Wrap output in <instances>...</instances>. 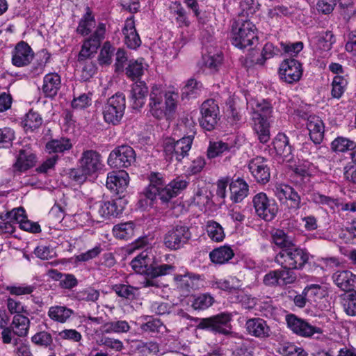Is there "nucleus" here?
<instances>
[{
	"mask_svg": "<svg viewBox=\"0 0 356 356\" xmlns=\"http://www.w3.org/2000/svg\"><path fill=\"white\" fill-rule=\"evenodd\" d=\"M179 95L173 90H166L161 85L151 87L148 109L149 114L156 119H168L175 113Z\"/></svg>",
	"mask_w": 356,
	"mask_h": 356,
	"instance_id": "f257e3e1",
	"label": "nucleus"
},
{
	"mask_svg": "<svg viewBox=\"0 0 356 356\" xmlns=\"http://www.w3.org/2000/svg\"><path fill=\"white\" fill-rule=\"evenodd\" d=\"M247 100V109L253 121V128L261 143H266L270 138L268 119L271 117L273 107L266 100L251 98Z\"/></svg>",
	"mask_w": 356,
	"mask_h": 356,
	"instance_id": "f03ea898",
	"label": "nucleus"
},
{
	"mask_svg": "<svg viewBox=\"0 0 356 356\" xmlns=\"http://www.w3.org/2000/svg\"><path fill=\"white\" fill-rule=\"evenodd\" d=\"M179 127L184 134L181 139L175 141L172 138H168L163 142V151L166 159L171 160L175 158L177 161H181L188 155V152L191 149L196 134L194 122L186 120V122L179 124Z\"/></svg>",
	"mask_w": 356,
	"mask_h": 356,
	"instance_id": "7ed1b4c3",
	"label": "nucleus"
},
{
	"mask_svg": "<svg viewBox=\"0 0 356 356\" xmlns=\"http://www.w3.org/2000/svg\"><path fill=\"white\" fill-rule=\"evenodd\" d=\"M232 44L238 49L251 47L258 42L257 29L249 19L238 18L232 24Z\"/></svg>",
	"mask_w": 356,
	"mask_h": 356,
	"instance_id": "20e7f679",
	"label": "nucleus"
},
{
	"mask_svg": "<svg viewBox=\"0 0 356 356\" xmlns=\"http://www.w3.org/2000/svg\"><path fill=\"white\" fill-rule=\"evenodd\" d=\"M310 254L304 248L291 246L280 250L275 257V261L281 266L283 269H302L309 261Z\"/></svg>",
	"mask_w": 356,
	"mask_h": 356,
	"instance_id": "39448f33",
	"label": "nucleus"
},
{
	"mask_svg": "<svg viewBox=\"0 0 356 356\" xmlns=\"http://www.w3.org/2000/svg\"><path fill=\"white\" fill-rule=\"evenodd\" d=\"M126 108V99L123 93H116L108 98L102 106V112L105 122L118 124Z\"/></svg>",
	"mask_w": 356,
	"mask_h": 356,
	"instance_id": "423d86ee",
	"label": "nucleus"
},
{
	"mask_svg": "<svg viewBox=\"0 0 356 356\" xmlns=\"http://www.w3.org/2000/svg\"><path fill=\"white\" fill-rule=\"evenodd\" d=\"M149 184L145 189V196L152 200L159 197L163 203L168 202L176 195L170 185H165L161 174L151 172L149 176Z\"/></svg>",
	"mask_w": 356,
	"mask_h": 356,
	"instance_id": "0eeeda50",
	"label": "nucleus"
},
{
	"mask_svg": "<svg viewBox=\"0 0 356 356\" xmlns=\"http://www.w3.org/2000/svg\"><path fill=\"white\" fill-rule=\"evenodd\" d=\"M257 215L266 221L273 220L277 212L278 205L275 200L270 198L264 192L256 194L252 199Z\"/></svg>",
	"mask_w": 356,
	"mask_h": 356,
	"instance_id": "6e6552de",
	"label": "nucleus"
},
{
	"mask_svg": "<svg viewBox=\"0 0 356 356\" xmlns=\"http://www.w3.org/2000/svg\"><path fill=\"white\" fill-rule=\"evenodd\" d=\"M105 33L106 24L99 22L94 33L83 42L79 54V61L86 60L97 52L102 40L104 39Z\"/></svg>",
	"mask_w": 356,
	"mask_h": 356,
	"instance_id": "1a4fd4ad",
	"label": "nucleus"
},
{
	"mask_svg": "<svg viewBox=\"0 0 356 356\" xmlns=\"http://www.w3.org/2000/svg\"><path fill=\"white\" fill-rule=\"evenodd\" d=\"M219 113L218 105L213 99L205 100L200 107V126L207 131L213 130L220 119Z\"/></svg>",
	"mask_w": 356,
	"mask_h": 356,
	"instance_id": "9d476101",
	"label": "nucleus"
},
{
	"mask_svg": "<svg viewBox=\"0 0 356 356\" xmlns=\"http://www.w3.org/2000/svg\"><path fill=\"white\" fill-rule=\"evenodd\" d=\"M233 315L229 312H222L209 318L202 319L199 327L202 329H210L216 332L227 334L230 332V321Z\"/></svg>",
	"mask_w": 356,
	"mask_h": 356,
	"instance_id": "9b49d317",
	"label": "nucleus"
},
{
	"mask_svg": "<svg viewBox=\"0 0 356 356\" xmlns=\"http://www.w3.org/2000/svg\"><path fill=\"white\" fill-rule=\"evenodd\" d=\"M136 161V153L132 147L127 145L120 146L109 154L108 164L116 168H128Z\"/></svg>",
	"mask_w": 356,
	"mask_h": 356,
	"instance_id": "f8f14e48",
	"label": "nucleus"
},
{
	"mask_svg": "<svg viewBox=\"0 0 356 356\" xmlns=\"http://www.w3.org/2000/svg\"><path fill=\"white\" fill-rule=\"evenodd\" d=\"M191 237V234L188 227L177 225L165 234L163 243L167 248L175 250L186 244Z\"/></svg>",
	"mask_w": 356,
	"mask_h": 356,
	"instance_id": "ddd939ff",
	"label": "nucleus"
},
{
	"mask_svg": "<svg viewBox=\"0 0 356 356\" xmlns=\"http://www.w3.org/2000/svg\"><path fill=\"white\" fill-rule=\"evenodd\" d=\"M275 196L282 203L289 201V209L297 211L301 207V198L299 194L289 185L277 183L273 188Z\"/></svg>",
	"mask_w": 356,
	"mask_h": 356,
	"instance_id": "4468645a",
	"label": "nucleus"
},
{
	"mask_svg": "<svg viewBox=\"0 0 356 356\" xmlns=\"http://www.w3.org/2000/svg\"><path fill=\"white\" fill-rule=\"evenodd\" d=\"M302 67L296 59H286L279 68V75L282 80L288 83L298 81L302 75Z\"/></svg>",
	"mask_w": 356,
	"mask_h": 356,
	"instance_id": "2eb2a0df",
	"label": "nucleus"
},
{
	"mask_svg": "<svg viewBox=\"0 0 356 356\" xmlns=\"http://www.w3.org/2000/svg\"><path fill=\"white\" fill-rule=\"evenodd\" d=\"M296 280V273L289 269L271 270L264 277V284L269 286H284Z\"/></svg>",
	"mask_w": 356,
	"mask_h": 356,
	"instance_id": "dca6fc26",
	"label": "nucleus"
},
{
	"mask_svg": "<svg viewBox=\"0 0 356 356\" xmlns=\"http://www.w3.org/2000/svg\"><path fill=\"white\" fill-rule=\"evenodd\" d=\"M288 327L295 334L303 337H310L316 333H321L319 327L309 324L308 322L298 318L294 314H289L286 317Z\"/></svg>",
	"mask_w": 356,
	"mask_h": 356,
	"instance_id": "f3484780",
	"label": "nucleus"
},
{
	"mask_svg": "<svg viewBox=\"0 0 356 356\" xmlns=\"http://www.w3.org/2000/svg\"><path fill=\"white\" fill-rule=\"evenodd\" d=\"M309 41L315 54L321 58H325L329 54V51L334 42V35L330 31L320 33L312 36Z\"/></svg>",
	"mask_w": 356,
	"mask_h": 356,
	"instance_id": "a211bd4d",
	"label": "nucleus"
},
{
	"mask_svg": "<svg viewBox=\"0 0 356 356\" xmlns=\"http://www.w3.org/2000/svg\"><path fill=\"white\" fill-rule=\"evenodd\" d=\"M248 168L252 175L257 182L266 184L270 179V173L268 161L261 156H257L251 159Z\"/></svg>",
	"mask_w": 356,
	"mask_h": 356,
	"instance_id": "6ab92c4d",
	"label": "nucleus"
},
{
	"mask_svg": "<svg viewBox=\"0 0 356 356\" xmlns=\"http://www.w3.org/2000/svg\"><path fill=\"white\" fill-rule=\"evenodd\" d=\"M34 57V52L31 47L25 42L21 41L17 44L12 52V63L16 67L28 65Z\"/></svg>",
	"mask_w": 356,
	"mask_h": 356,
	"instance_id": "aec40b11",
	"label": "nucleus"
},
{
	"mask_svg": "<svg viewBox=\"0 0 356 356\" xmlns=\"http://www.w3.org/2000/svg\"><path fill=\"white\" fill-rule=\"evenodd\" d=\"M315 172V167L308 161L298 165L295 170V182L302 187L305 192H309L311 187V177Z\"/></svg>",
	"mask_w": 356,
	"mask_h": 356,
	"instance_id": "412c9836",
	"label": "nucleus"
},
{
	"mask_svg": "<svg viewBox=\"0 0 356 356\" xmlns=\"http://www.w3.org/2000/svg\"><path fill=\"white\" fill-rule=\"evenodd\" d=\"M79 163L83 170L92 175L102 169L103 164L101 155L94 150L84 151Z\"/></svg>",
	"mask_w": 356,
	"mask_h": 356,
	"instance_id": "4be33fe9",
	"label": "nucleus"
},
{
	"mask_svg": "<svg viewBox=\"0 0 356 356\" xmlns=\"http://www.w3.org/2000/svg\"><path fill=\"white\" fill-rule=\"evenodd\" d=\"M129 182V176L126 171H113L107 175L106 187L117 194H122L125 191Z\"/></svg>",
	"mask_w": 356,
	"mask_h": 356,
	"instance_id": "5701e85b",
	"label": "nucleus"
},
{
	"mask_svg": "<svg viewBox=\"0 0 356 356\" xmlns=\"http://www.w3.org/2000/svg\"><path fill=\"white\" fill-rule=\"evenodd\" d=\"M248 333L259 339H266L270 335V329L266 321L261 318H252L245 323Z\"/></svg>",
	"mask_w": 356,
	"mask_h": 356,
	"instance_id": "b1692460",
	"label": "nucleus"
},
{
	"mask_svg": "<svg viewBox=\"0 0 356 356\" xmlns=\"http://www.w3.org/2000/svg\"><path fill=\"white\" fill-rule=\"evenodd\" d=\"M61 87V79L56 72L47 74L43 78L42 92L47 98H54Z\"/></svg>",
	"mask_w": 356,
	"mask_h": 356,
	"instance_id": "393cba45",
	"label": "nucleus"
},
{
	"mask_svg": "<svg viewBox=\"0 0 356 356\" xmlns=\"http://www.w3.org/2000/svg\"><path fill=\"white\" fill-rule=\"evenodd\" d=\"M174 281L177 288L184 292H189L192 289H196L199 287L200 277L199 275L190 272H186L184 274L175 275Z\"/></svg>",
	"mask_w": 356,
	"mask_h": 356,
	"instance_id": "a878e982",
	"label": "nucleus"
},
{
	"mask_svg": "<svg viewBox=\"0 0 356 356\" xmlns=\"http://www.w3.org/2000/svg\"><path fill=\"white\" fill-rule=\"evenodd\" d=\"M335 284L344 291H356V275L349 270L337 271L332 275Z\"/></svg>",
	"mask_w": 356,
	"mask_h": 356,
	"instance_id": "bb28decb",
	"label": "nucleus"
},
{
	"mask_svg": "<svg viewBox=\"0 0 356 356\" xmlns=\"http://www.w3.org/2000/svg\"><path fill=\"white\" fill-rule=\"evenodd\" d=\"M122 33L124 36V43L127 47L136 49L140 46L141 40L136 31L133 17L127 18L125 21Z\"/></svg>",
	"mask_w": 356,
	"mask_h": 356,
	"instance_id": "cd10ccee",
	"label": "nucleus"
},
{
	"mask_svg": "<svg viewBox=\"0 0 356 356\" xmlns=\"http://www.w3.org/2000/svg\"><path fill=\"white\" fill-rule=\"evenodd\" d=\"M194 185L193 202L200 210H203L211 202V193L203 182L197 181Z\"/></svg>",
	"mask_w": 356,
	"mask_h": 356,
	"instance_id": "c85d7f7f",
	"label": "nucleus"
},
{
	"mask_svg": "<svg viewBox=\"0 0 356 356\" xmlns=\"http://www.w3.org/2000/svg\"><path fill=\"white\" fill-rule=\"evenodd\" d=\"M10 218L16 220L20 229L32 233H38L40 232V225L27 219L25 215V211L22 207L13 209L10 211Z\"/></svg>",
	"mask_w": 356,
	"mask_h": 356,
	"instance_id": "c756f323",
	"label": "nucleus"
},
{
	"mask_svg": "<svg viewBox=\"0 0 356 356\" xmlns=\"http://www.w3.org/2000/svg\"><path fill=\"white\" fill-rule=\"evenodd\" d=\"M36 163V156L30 145L23 147L15 163V168L19 171H26L33 167Z\"/></svg>",
	"mask_w": 356,
	"mask_h": 356,
	"instance_id": "7c9ffc66",
	"label": "nucleus"
},
{
	"mask_svg": "<svg viewBox=\"0 0 356 356\" xmlns=\"http://www.w3.org/2000/svg\"><path fill=\"white\" fill-rule=\"evenodd\" d=\"M307 127L311 140L315 144H320L324 136V124L322 120L316 115H309L307 118Z\"/></svg>",
	"mask_w": 356,
	"mask_h": 356,
	"instance_id": "2f4dec72",
	"label": "nucleus"
},
{
	"mask_svg": "<svg viewBox=\"0 0 356 356\" xmlns=\"http://www.w3.org/2000/svg\"><path fill=\"white\" fill-rule=\"evenodd\" d=\"M147 92V86L144 81H136L132 85L131 99L134 108H141L145 104Z\"/></svg>",
	"mask_w": 356,
	"mask_h": 356,
	"instance_id": "473e14b6",
	"label": "nucleus"
},
{
	"mask_svg": "<svg viewBox=\"0 0 356 356\" xmlns=\"http://www.w3.org/2000/svg\"><path fill=\"white\" fill-rule=\"evenodd\" d=\"M231 199L235 202H241L248 194L249 187L243 179L237 178L229 184Z\"/></svg>",
	"mask_w": 356,
	"mask_h": 356,
	"instance_id": "72a5a7b5",
	"label": "nucleus"
},
{
	"mask_svg": "<svg viewBox=\"0 0 356 356\" xmlns=\"http://www.w3.org/2000/svg\"><path fill=\"white\" fill-rule=\"evenodd\" d=\"M74 314V311L62 305H54L49 308L47 315L49 318L59 323H65L70 320Z\"/></svg>",
	"mask_w": 356,
	"mask_h": 356,
	"instance_id": "f704fd0d",
	"label": "nucleus"
},
{
	"mask_svg": "<svg viewBox=\"0 0 356 356\" xmlns=\"http://www.w3.org/2000/svg\"><path fill=\"white\" fill-rule=\"evenodd\" d=\"M135 229V223L133 221H127L114 225L112 233L115 238L127 241L134 236Z\"/></svg>",
	"mask_w": 356,
	"mask_h": 356,
	"instance_id": "c9c22d12",
	"label": "nucleus"
},
{
	"mask_svg": "<svg viewBox=\"0 0 356 356\" xmlns=\"http://www.w3.org/2000/svg\"><path fill=\"white\" fill-rule=\"evenodd\" d=\"M122 211V208L118 207L115 200L101 201L97 204V212L104 219L117 217Z\"/></svg>",
	"mask_w": 356,
	"mask_h": 356,
	"instance_id": "e433bc0d",
	"label": "nucleus"
},
{
	"mask_svg": "<svg viewBox=\"0 0 356 356\" xmlns=\"http://www.w3.org/2000/svg\"><path fill=\"white\" fill-rule=\"evenodd\" d=\"M273 147L277 154L289 161V158L292 152L291 146L289 145V138L284 133H279L273 140Z\"/></svg>",
	"mask_w": 356,
	"mask_h": 356,
	"instance_id": "4c0bfd02",
	"label": "nucleus"
},
{
	"mask_svg": "<svg viewBox=\"0 0 356 356\" xmlns=\"http://www.w3.org/2000/svg\"><path fill=\"white\" fill-rule=\"evenodd\" d=\"M147 67L143 58L131 60L125 69V74L128 78L134 81L141 78Z\"/></svg>",
	"mask_w": 356,
	"mask_h": 356,
	"instance_id": "58836bf2",
	"label": "nucleus"
},
{
	"mask_svg": "<svg viewBox=\"0 0 356 356\" xmlns=\"http://www.w3.org/2000/svg\"><path fill=\"white\" fill-rule=\"evenodd\" d=\"M95 18L91 9L89 7L86 8V13L81 18L78 26L76 28V33L83 36L89 35L91 31L95 26Z\"/></svg>",
	"mask_w": 356,
	"mask_h": 356,
	"instance_id": "ea45409f",
	"label": "nucleus"
},
{
	"mask_svg": "<svg viewBox=\"0 0 356 356\" xmlns=\"http://www.w3.org/2000/svg\"><path fill=\"white\" fill-rule=\"evenodd\" d=\"M309 195L308 200L314 204L321 207H327L333 211L339 205V201L337 198L323 195L319 192H312Z\"/></svg>",
	"mask_w": 356,
	"mask_h": 356,
	"instance_id": "a19ab883",
	"label": "nucleus"
},
{
	"mask_svg": "<svg viewBox=\"0 0 356 356\" xmlns=\"http://www.w3.org/2000/svg\"><path fill=\"white\" fill-rule=\"evenodd\" d=\"M210 284L211 286L213 289L227 292L236 291L241 286L240 280L235 277H229L227 279L214 278L211 281Z\"/></svg>",
	"mask_w": 356,
	"mask_h": 356,
	"instance_id": "79ce46f5",
	"label": "nucleus"
},
{
	"mask_svg": "<svg viewBox=\"0 0 356 356\" xmlns=\"http://www.w3.org/2000/svg\"><path fill=\"white\" fill-rule=\"evenodd\" d=\"M272 243L281 250L294 246V241L283 229H275L271 232Z\"/></svg>",
	"mask_w": 356,
	"mask_h": 356,
	"instance_id": "37998d69",
	"label": "nucleus"
},
{
	"mask_svg": "<svg viewBox=\"0 0 356 356\" xmlns=\"http://www.w3.org/2000/svg\"><path fill=\"white\" fill-rule=\"evenodd\" d=\"M30 326L29 318L22 314H15L13 316L10 327L14 334L18 337H25L27 335Z\"/></svg>",
	"mask_w": 356,
	"mask_h": 356,
	"instance_id": "c03bdc74",
	"label": "nucleus"
},
{
	"mask_svg": "<svg viewBox=\"0 0 356 356\" xmlns=\"http://www.w3.org/2000/svg\"><path fill=\"white\" fill-rule=\"evenodd\" d=\"M234 254L232 249L225 245L214 249L210 252L209 257L213 263L223 264L229 261L234 257Z\"/></svg>",
	"mask_w": 356,
	"mask_h": 356,
	"instance_id": "a18cd8bd",
	"label": "nucleus"
},
{
	"mask_svg": "<svg viewBox=\"0 0 356 356\" xmlns=\"http://www.w3.org/2000/svg\"><path fill=\"white\" fill-rule=\"evenodd\" d=\"M72 147V144L70 139L66 138H60L52 139L46 144V150L49 153H64Z\"/></svg>",
	"mask_w": 356,
	"mask_h": 356,
	"instance_id": "49530a36",
	"label": "nucleus"
},
{
	"mask_svg": "<svg viewBox=\"0 0 356 356\" xmlns=\"http://www.w3.org/2000/svg\"><path fill=\"white\" fill-rule=\"evenodd\" d=\"M226 115L229 122L232 124H237L242 119V115L236 107L237 98L235 96H229L226 100Z\"/></svg>",
	"mask_w": 356,
	"mask_h": 356,
	"instance_id": "de8ad7c7",
	"label": "nucleus"
},
{
	"mask_svg": "<svg viewBox=\"0 0 356 356\" xmlns=\"http://www.w3.org/2000/svg\"><path fill=\"white\" fill-rule=\"evenodd\" d=\"M140 319L142 321L140 329L144 332H160L165 327L159 319L151 316H143Z\"/></svg>",
	"mask_w": 356,
	"mask_h": 356,
	"instance_id": "09e8293b",
	"label": "nucleus"
},
{
	"mask_svg": "<svg viewBox=\"0 0 356 356\" xmlns=\"http://www.w3.org/2000/svg\"><path fill=\"white\" fill-rule=\"evenodd\" d=\"M277 351L282 356H307V353L300 346L290 342L280 343Z\"/></svg>",
	"mask_w": 356,
	"mask_h": 356,
	"instance_id": "8fccbe9b",
	"label": "nucleus"
},
{
	"mask_svg": "<svg viewBox=\"0 0 356 356\" xmlns=\"http://www.w3.org/2000/svg\"><path fill=\"white\" fill-rule=\"evenodd\" d=\"M206 231L210 239L215 242H221L225 237L223 227L214 220L207 222Z\"/></svg>",
	"mask_w": 356,
	"mask_h": 356,
	"instance_id": "3c124183",
	"label": "nucleus"
},
{
	"mask_svg": "<svg viewBox=\"0 0 356 356\" xmlns=\"http://www.w3.org/2000/svg\"><path fill=\"white\" fill-rule=\"evenodd\" d=\"M348 83L346 76L336 75L332 83V97L335 99L341 98L346 90Z\"/></svg>",
	"mask_w": 356,
	"mask_h": 356,
	"instance_id": "603ef678",
	"label": "nucleus"
},
{
	"mask_svg": "<svg viewBox=\"0 0 356 356\" xmlns=\"http://www.w3.org/2000/svg\"><path fill=\"white\" fill-rule=\"evenodd\" d=\"M129 330V323L122 320L108 322L102 327V331L105 333H127Z\"/></svg>",
	"mask_w": 356,
	"mask_h": 356,
	"instance_id": "864d4df0",
	"label": "nucleus"
},
{
	"mask_svg": "<svg viewBox=\"0 0 356 356\" xmlns=\"http://www.w3.org/2000/svg\"><path fill=\"white\" fill-rule=\"evenodd\" d=\"M175 266L172 264H160L149 267L146 270V275L152 278H156L172 273L175 270Z\"/></svg>",
	"mask_w": 356,
	"mask_h": 356,
	"instance_id": "5fc2aeb1",
	"label": "nucleus"
},
{
	"mask_svg": "<svg viewBox=\"0 0 356 356\" xmlns=\"http://www.w3.org/2000/svg\"><path fill=\"white\" fill-rule=\"evenodd\" d=\"M232 147V145L222 141L211 143L207 149V156L209 159L216 158L226 152L231 151Z\"/></svg>",
	"mask_w": 356,
	"mask_h": 356,
	"instance_id": "6e6d98bb",
	"label": "nucleus"
},
{
	"mask_svg": "<svg viewBox=\"0 0 356 356\" xmlns=\"http://www.w3.org/2000/svg\"><path fill=\"white\" fill-rule=\"evenodd\" d=\"M331 148L334 152H344L356 148V143L347 138L337 137L331 143Z\"/></svg>",
	"mask_w": 356,
	"mask_h": 356,
	"instance_id": "4d7b16f0",
	"label": "nucleus"
},
{
	"mask_svg": "<svg viewBox=\"0 0 356 356\" xmlns=\"http://www.w3.org/2000/svg\"><path fill=\"white\" fill-rule=\"evenodd\" d=\"M147 252L144 250L132 259L130 265L136 273L146 275V270L148 268H147Z\"/></svg>",
	"mask_w": 356,
	"mask_h": 356,
	"instance_id": "13d9d810",
	"label": "nucleus"
},
{
	"mask_svg": "<svg viewBox=\"0 0 356 356\" xmlns=\"http://www.w3.org/2000/svg\"><path fill=\"white\" fill-rule=\"evenodd\" d=\"M10 211L6 213H1L0 233L11 234L15 232L17 225L16 220L10 218Z\"/></svg>",
	"mask_w": 356,
	"mask_h": 356,
	"instance_id": "bf43d9fd",
	"label": "nucleus"
},
{
	"mask_svg": "<svg viewBox=\"0 0 356 356\" xmlns=\"http://www.w3.org/2000/svg\"><path fill=\"white\" fill-rule=\"evenodd\" d=\"M202 88V84L194 79H189L182 89V94L188 98H195Z\"/></svg>",
	"mask_w": 356,
	"mask_h": 356,
	"instance_id": "052dcab7",
	"label": "nucleus"
},
{
	"mask_svg": "<svg viewBox=\"0 0 356 356\" xmlns=\"http://www.w3.org/2000/svg\"><path fill=\"white\" fill-rule=\"evenodd\" d=\"M204 64L211 71H216L222 62V54L216 53L213 54L204 55L203 56Z\"/></svg>",
	"mask_w": 356,
	"mask_h": 356,
	"instance_id": "680f3d73",
	"label": "nucleus"
},
{
	"mask_svg": "<svg viewBox=\"0 0 356 356\" xmlns=\"http://www.w3.org/2000/svg\"><path fill=\"white\" fill-rule=\"evenodd\" d=\"M42 123V119L37 112L29 111L24 120V127L26 130H34Z\"/></svg>",
	"mask_w": 356,
	"mask_h": 356,
	"instance_id": "e2e57ef3",
	"label": "nucleus"
},
{
	"mask_svg": "<svg viewBox=\"0 0 356 356\" xmlns=\"http://www.w3.org/2000/svg\"><path fill=\"white\" fill-rule=\"evenodd\" d=\"M34 254L36 257L42 260H48L54 258L56 252L51 245H39L34 249Z\"/></svg>",
	"mask_w": 356,
	"mask_h": 356,
	"instance_id": "0e129e2a",
	"label": "nucleus"
},
{
	"mask_svg": "<svg viewBox=\"0 0 356 356\" xmlns=\"http://www.w3.org/2000/svg\"><path fill=\"white\" fill-rule=\"evenodd\" d=\"M213 298L207 293H204L195 298L192 306L195 309L204 310L211 307L213 303Z\"/></svg>",
	"mask_w": 356,
	"mask_h": 356,
	"instance_id": "69168bd1",
	"label": "nucleus"
},
{
	"mask_svg": "<svg viewBox=\"0 0 356 356\" xmlns=\"http://www.w3.org/2000/svg\"><path fill=\"white\" fill-rule=\"evenodd\" d=\"M31 341L38 346L47 348L51 345L53 339L50 333L42 331L35 334L31 337Z\"/></svg>",
	"mask_w": 356,
	"mask_h": 356,
	"instance_id": "338daca9",
	"label": "nucleus"
},
{
	"mask_svg": "<svg viewBox=\"0 0 356 356\" xmlns=\"http://www.w3.org/2000/svg\"><path fill=\"white\" fill-rule=\"evenodd\" d=\"M343 307L348 316H356V291L348 294L343 298Z\"/></svg>",
	"mask_w": 356,
	"mask_h": 356,
	"instance_id": "774afa93",
	"label": "nucleus"
}]
</instances>
